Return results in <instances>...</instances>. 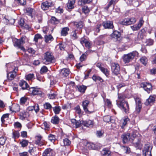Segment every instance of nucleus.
I'll return each mask as SVG.
<instances>
[{"instance_id":"nucleus-1","label":"nucleus","mask_w":156,"mask_h":156,"mask_svg":"<svg viewBox=\"0 0 156 156\" xmlns=\"http://www.w3.org/2000/svg\"><path fill=\"white\" fill-rule=\"evenodd\" d=\"M118 99L116 101L117 105L122 111L126 113H129V108L128 102L124 101V97L122 94L118 93Z\"/></svg>"},{"instance_id":"nucleus-2","label":"nucleus","mask_w":156,"mask_h":156,"mask_svg":"<svg viewBox=\"0 0 156 156\" xmlns=\"http://www.w3.org/2000/svg\"><path fill=\"white\" fill-rule=\"evenodd\" d=\"M123 143L127 142L129 141L133 142L135 146L137 147H139L140 142L139 140V138L136 137L135 134H133L130 137V134L129 133L124 134L121 136Z\"/></svg>"},{"instance_id":"nucleus-3","label":"nucleus","mask_w":156,"mask_h":156,"mask_svg":"<svg viewBox=\"0 0 156 156\" xmlns=\"http://www.w3.org/2000/svg\"><path fill=\"white\" fill-rule=\"evenodd\" d=\"M139 53L136 51H133L127 54H124L122 57L124 62L125 63H128L133 59L136 57L138 56Z\"/></svg>"},{"instance_id":"nucleus-4","label":"nucleus","mask_w":156,"mask_h":156,"mask_svg":"<svg viewBox=\"0 0 156 156\" xmlns=\"http://www.w3.org/2000/svg\"><path fill=\"white\" fill-rule=\"evenodd\" d=\"M43 62L45 65H48L54 63L55 59L52 53L50 51H47L44 53Z\"/></svg>"},{"instance_id":"nucleus-5","label":"nucleus","mask_w":156,"mask_h":156,"mask_svg":"<svg viewBox=\"0 0 156 156\" xmlns=\"http://www.w3.org/2000/svg\"><path fill=\"white\" fill-rule=\"evenodd\" d=\"M26 38V37L24 36H22L19 39H15L14 41V46L24 51L25 49L23 45L25 43Z\"/></svg>"},{"instance_id":"nucleus-6","label":"nucleus","mask_w":156,"mask_h":156,"mask_svg":"<svg viewBox=\"0 0 156 156\" xmlns=\"http://www.w3.org/2000/svg\"><path fill=\"white\" fill-rule=\"evenodd\" d=\"M111 71L112 74L116 76L120 73V68L119 64L116 63L111 64Z\"/></svg>"},{"instance_id":"nucleus-7","label":"nucleus","mask_w":156,"mask_h":156,"mask_svg":"<svg viewBox=\"0 0 156 156\" xmlns=\"http://www.w3.org/2000/svg\"><path fill=\"white\" fill-rule=\"evenodd\" d=\"M152 148V147L150 144H146L143 151V155L144 156H152L151 150Z\"/></svg>"},{"instance_id":"nucleus-8","label":"nucleus","mask_w":156,"mask_h":156,"mask_svg":"<svg viewBox=\"0 0 156 156\" xmlns=\"http://www.w3.org/2000/svg\"><path fill=\"white\" fill-rule=\"evenodd\" d=\"M136 20L134 18H126L120 22V23L124 25H128L135 23Z\"/></svg>"},{"instance_id":"nucleus-9","label":"nucleus","mask_w":156,"mask_h":156,"mask_svg":"<svg viewBox=\"0 0 156 156\" xmlns=\"http://www.w3.org/2000/svg\"><path fill=\"white\" fill-rule=\"evenodd\" d=\"M29 90L31 94L34 95L40 94L41 93L40 89L37 87H30Z\"/></svg>"},{"instance_id":"nucleus-10","label":"nucleus","mask_w":156,"mask_h":156,"mask_svg":"<svg viewBox=\"0 0 156 156\" xmlns=\"http://www.w3.org/2000/svg\"><path fill=\"white\" fill-rule=\"evenodd\" d=\"M52 2L51 1H46L43 2L41 5L42 9L43 10H47L48 8L52 6Z\"/></svg>"},{"instance_id":"nucleus-11","label":"nucleus","mask_w":156,"mask_h":156,"mask_svg":"<svg viewBox=\"0 0 156 156\" xmlns=\"http://www.w3.org/2000/svg\"><path fill=\"white\" fill-rule=\"evenodd\" d=\"M140 86L141 87H143L145 91L148 93H149L152 87L151 83H141Z\"/></svg>"},{"instance_id":"nucleus-12","label":"nucleus","mask_w":156,"mask_h":156,"mask_svg":"<svg viewBox=\"0 0 156 156\" xmlns=\"http://www.w3.org/2000/svg\"><path fill=\"white\" fill-rule=\"evenodd\" d=\"M80 42L83 46L85 45V46L88 48H91V44L89 41L84 37H82L81 39Z\"/></svg>"},{"instance_id":"nucleus-13","label":"nucleus","mask_w":156,"mask_h":156,"mask_svg":"<svg viewBox=\"0 0 156 156\" xmlns=\"http://www.w3.org/2000/svg\"><path fill=\"white\" fill-rule=\"evenodd\" d=\"M144 21L142 19H140L137 25H135L133 26H131L130 27L133 31H136L139 30L144 23Z\"/></svg>"},{"instance_id":"nucleus-14","label":"nucleus","mask_w":156,"mask_h":156,"mask_svg":"<svg viewBox=\"0 0 156 156\" xmlns=\"http://www.w3.org/2000/svg\"><path fill=\"white\" fill-rule=\"evenodd\" d=\"M54 155L53 150L49 148L45 149L43 153L42 156H54Z\"/></svg>"},{"instance_id":"nucleus-15","label":"nucleus","mask_w":156,"mask_h":156,"mask_svg":"<svg viewBox=\"0 0 156 156\" xmlns=\"http://www.w3.org/2000/svg\"><path fill=\"white\" fill-rule=\"evenodd\" d=\"M135 101L136 104V111L139 113L140 112L141 108V104L140 99L138 98L135 99Z\"/></svg>"},{"instance_id":"nucleus-16","label":"nucleus","mask_w":156,"mask_h":156,"mask_svg":"<svg viewBox=\"0 0 156 156\" xmlns=\"http://www.w3.org/2000/svg\"><path fill=\"white\" fill-rule=\"evenodd\" d=\"M102 25L105 29H112L114 27L113 22L111 21L104 22Z\"/></svg>"},{"instance_id":"nucleus-17","label":"nucleus","mask_w":156,"mask_h":156,"mask_svg":"<svg viewBox=\"0 0 156 156\" xmlns=\"http://www.w3.org/2000/svg\"><path fill=\"white\" fill-rule=\"evenodd\" d=\"M129 119L128 117H125L123 118L121 120V125L122 129L129 122Z\"/></svg>"},{"instance_id":"nucleus-18","label":"nucleus","mask_w":156,"mask_h":156,"mask_svg":"<svg viewBox=\"0 0 156 156\" xmlns=\"http://www.w3.org/2000/svg\"><path fill=\"white\" fill-rule=\"evenodd\" d=\"M155 101V98L153 96H150L145 101V104L146 105H151Z\"/></svg>"},{"instance_id":"nucleus-19","label":"nucleus","mask_w":156,"mask_h":156,"mask_svg":"<svg viewBox=\"0 0 156 156\" xmlns=\"http://www.w3.org/2000/svg\"><path fill=\"white\" fill-rule=\"evenodd\" d=\"M87 88V87L83 85L77 86L75 87L76 90L82 93H84Z\"/></svg>"},{"instance_id":"nucleus-20","label":"nucleus","mask_w":156,"mask_h":156,"mask_svg":"<svg viewBox=\"0 0 156 156\" xmlns=\"http://www.w3.org/2000/svg\"><path fill=\"white\" fill-rule=\"evenodd\" d=\"M9 109L12 112H16L20 111V106L18 104L13 105L12 107H9Z\"/></svg>"},{"instance_id":"nucleus-21","label":"nucleus","mask_w":156,"mask_h":156,"mask_svg":"<svg viewBox=\"0 0 156 156\" xmlns=\"http://www.w3.org/2000/svg\"><path fill=\"white\" fill-rule=\"evenodd\" d=\"M19 86L22 87L23 90L27 89L29 85L27 82L24 80L20 81L19 83Z\"/></svg>"},{"instance_id":"nucleus-22","label":"nucleus","mask_w":156,"mask_h":156,"mask_svg":"<svg viewBox=\"0 0 156 156\" xmlns=\"http://www.w3.org/2000/svg\"><path fill=\"white\" fill-rule=\"evenodd\" d=\"M90 103V101L87 100H85L83 101L82 103V106L83 109L86 112H89L87 108V106Z\"/></svg>"},{"instance_id":"nucleus-23","label":"nucleus","mask_w":156,"mask_h":156,"mask_svg":"<svg viewBox=\"0 0 156 156\" xmlns=\"http://www.w3.org/2000/svg\"><path fill=\"white\" fill-rule=\"evenodd\" d=\"M121 35V34L117 31L115 30L113 31L112 33L110 35V36L113 38H115L116 39H118L119 38Z\"/></svg>"},{"instance_id":"nucleus-24","label":"nucleus","mask_w":156,"mask_h":156,"mask_svg":"<svg viewBox=\"0 0 156 156\" xmlns=\"http://www.w3.org/2000/svg\"><path fill=\"white\" fill-rule=\"evenodd\" d=\"M69 73V71L67 69H62L60 72V75L63 76H67Z\"/></svg>"},{"instance_id":"nucleus-25","label":"nucleus","mask_w":156,"mask_h":156,"mask_svg":"<svg viewBox=\"0 0 156 156\" xmlns=\"http://www.w3.org/2000/svg\"><path fill=\"white\" fill-rule=\"evenodd\" d=\"M146 32L144 29H142L138 33V37H140L141 39L144 38L146 36Z\"/></svg>"},{"instance_id":"nucleus-26","label":"nucleus","mask_w":156,"mask_h":156,"mask_svg":"<svg viewBox=\"0 0 156 156\" xmlns=\"http://www.w3.org/2000/svg\"><path fill=\"white\" fill-rule=\"evenodd\" d=\"M16 76V73L15 72H9L7 74V77L10 80H12Z\"/></svg>"},{"instance_id":"nucleus-27","label":"nucleus","mask_w":156,"mask_h":156,"mask_svg":"<svg viewBox=\"0 0 156 156\" xmlns=\"http://www.w3.org/2000/svg\"><path fill=\"white\" fill-rule=\"evenodd\" d=\"M93 51L90 50H88L84 53L80 57V60L81 62L84 61L86 58L87 56L88 55V53H90Z\"/></svg>"},{"instance_id":"nucleus-28","label":"nucleus","mask_w":156,"mask_h":156,"mask_svg":"<svg viewBox=\"0 0 156 156\" xmlns=\"http://www.w3.org/2000/svg\"><path fill=\"white\" fill-rule=\"evenodd\" d=\"M75 0H69L67 3V7L68 9H71L74 8V5L75 3Z\"/></svg>"},{"instance_id":"nucleus-29","label":"nucleus","mask_w":156,"mask_h":156,"mask_svg":"<svg viewBox=\"0 0 156 156\" xmlns=\"http://www.w3.org/2000/svg\"><path fill=\"white\" fill-rule=\"evenodd\" d=\"M20 118L23 120L25 118L28 117L29 115V114L28 111L27 110L26 112L25 111H23L20 112Z\"/></svg>"},{"instance_id":"nucleus-30","label":"nucleus","mask_w":156,"mask_h":156,"mask_svg":"<svg viewBox=\"0 0 156 156\" xmlns=\"http://www.w3.org/2000/svg\"><path fill=\"white\" fill-rule=\"evenodd\" d=\"M69 29L68 27H65L62 28L61 34L62 36H66L68 34V32L69 30Z\"/></svg>"},{"instance_id":"nucleus-31","label":"nucleus","mask_w":156,"mask_h":156,"mask_svg":"<svg viewBox=\"0 0 156 156\" xmlns=\"http://www.w3.org/2000/svg\"><path fill=\"white\" fill-rule=\"evenodd\" d=\"M37 140L35 141V144L39 146H41L44 144V143L41 140L42 137L41 136H38L37 137Z\"/></svg>"},{"instance_id":"nucleus-32","label":"nucleus","mask_w":156,"mask_h":156,"mask_svg":"<svg viewBox=\"0 0 156 156\" xmlns=\"http://www.w3.org/2000/svg\"><path fill=\"white\" fill-rule=\"evenodd\" d=\"M135 37V35L133 34H128L125 37V38L128 41L132 42L133 41V39Z\"/></svg>"},{"instance_id":"nucleus-33","label":"nucleus","mask_w":156,"mask_h":156,"mask_svg":"<svg viewBox=\"0 0 156 156\" xmlns=\"http://www.w3.org/2000/svg\"><path fill=\"white\" fill-rule=\"evenodd\" d=\"M48 138L49 140L53 143L57 140L56 136L55 135L51 134H49L48 135Z\"/></svg>"},{"instance_id":"nucleus-34","label":"nucleus","mask_w":156,"mask_h":156,"mask_svg":"<svg viewBox=\"0 0 156 156\" xmlns=\"http://www.w3.org/2000/svg\"><path fill=\"white\" fill-rule=\"evenodd\" d=\"M94 125L93 122L91 120H88L83 123V125L87 127H92Z\"/></svg>"},{"instance_id":"nucleus-35","label":"nucleus","mask_w":156,"mask_h":156,"mask_svg":"<svg viewBox=\"0 0 156 156\" xmlns=\"http://www.w3.org/2000/svg\"><path fill=\"white\" fill-rule=\"evenodd\" d=\"M51 122L54 124H57L59 122V118L56 115H55L52 118Z\"/></svg>"},{"instance_id":"nucleus-36","label":"nucleus","mask_w":156,"mask_h":156,"mask_svg":"<svg viewBox=\"0 0 156 156\" xmlns=\"http://www.w3.org/2000/svg\"><path fill=\"white\" fill-rule=\"evenodd\" d=\"M25 78L26 80L28 81H32L34 78V75L33 73L29 74L25 76Z\"/></svg>"},{"instance_id":"nucleus-37","label":"nucleus","mask_w":156,"mask_h":156,"mask_svg":"<svg viewBox=\"0 0 156 156\" xmlns=\"http://www.w3.org/2000/svg\"><path fill=\"white\" fill-rule=\"evenodd\" d=\"M110 153V151L106 148L103 149L101 151L102 154L104 156H109Z\"/></svg>"},{"instance_id":"nucleus-38","label":"nucleus","mask_w":156,"mask_h":156,"mask_svg":"<svg viewBox=\"0 0 156 156\" xmlns=\"http://www.w3.org/2000/svg\"><path fill=\"white\" fill-rule=\"evenodd\" d=\"M53 109L55 114H58L61 111L60 107L56 106L53 108Z\"/></svg>"},{"instance_id":"nucleus-39","label":"nucleus","mask_w":156,"mask_h":156,"mask_svg":"<svg viewBox=\"0 0 156 156\" xmlns=\"http://www.w3.org/2000/svg\"><path fill=\"white\" fill-rule=\"evenodd\" d=\"M74 24L78 28H81L83 26V23L82 21L79 22H75Z\"/></svg>"},{"instance_id":"nucleus-40","label":"nucleus","mask_w":156,"mask_h":156,"mask_svg":"<svg viewBox=\"0 0 156 156\" xmlns=\"http://www.w3.org/2000/svg\"><path fill=\"white\" fill-rule=\"evenodd\" d=\"M44 38L45 41L47 43H49L53 40V37L51 35L45 36Z\"/></svg>"},{"instance_id":"nucleus-41","label":"nucleus","mask_w":156,"mask_h":156,"mask_svg":"<svg viewBox=\"0 0 156 156\" xmlns=\"http://www.w3.org/2000/svg\"><path fill=\"white\" fill-rule=\"evenodd\" d=\"M91 0H79L78 2L79 5H82L86 3H89Z\"/></svg>"},{"instance_id":"nucleus-42","label":"nucleus","mask_w":156,"mask_h":156,"mask_svg":"<svg viewBox=\"0 0 156 156\" xmlns=\"http://www.w3.org/2000/svg\"><path fill=\"white\" fill-rule=\"evenodd\" d=\"M9 116V114H5L2 115L1 118V121L2 123H4L5 121L8 119Z\"/></svg>"},{"instance_id":"nucleus-43","label":"nucleus","mask_w":156,"mask_h":156,"mask_svg":"<svg viewBox=\"0 0 156 156\" xmlns=\"http://www.w3.org/2000/svg\"><path fill=\"white\" fill-rule=\"evenodd\" d=\"M51 22L54 24H58L60 22L59 20L57 19L54 16H52L51 19Z\"/></svg>"},{"instance_id":"nucleus-44","label":"nucleus","mask_w":156,"mask_h":156,"mask_svg":"<svg viewBox=\"0 0 156 156\" xmlns=\"http://www.w3.org/2000/svg\"><path fill=\"white\" fill-rule=\"evenodd\" d=\"M27 12L29 14V15L31 17H33V14L34 13V9L30 8H28L26 9Z\"/></svg>"},{"instance_id":"nucleus-45","label":"nucleus","mask_w":156,"mask_h":156,"mask_svg":"<svg viewBox=\"0 0 156 156\" xmlns=\"http://www.w3.org/2000/svg\"><path fill=\"white\" fill-rule=\"evenodd\" d=\"M140 60L141 62L144 65H146L147 64V59L146 57L144 56L141 58Z\"/></svg>"},{"instance_id":"nucleus-46","label":"nucleus","mask_w":156,"mask_h":156,"mask_svg":"<svg viewBox=\"0 0 156 156\" xmlns=\"http://www.w3.org/2000/svg\"><path fill=\"white\" fill-rule=\"evenodd\" d=\"M101 71L104 73L106 76H108L109 74V71L107 69L104 67L101 68L100 69Z\"/></svg>"},{"instance_id":"nucleus-47","label":"nucleus","mask_w":156,"mask_h":156,"mask_svg":"<svg viewBox=\"0 0 156 156\" xmlns=\"http://www.w3.org/2000/svg\"><path fill=\"white\" fill-rule=\"evenodd\" d=\"M92 78L95 81H96L97 80H99L101 82L103 81V79L101 77L99 76H97L95 75L93 76Z\"/></svg>"},{"instance_id":"nucleus-48","label":"nucleus","mask_w":156,"mask_h":156,"mask_svg":"<svg viewBox=\"0 0 156 156\" xmlns=\"http://www.w3.org/2000/svg\"><path fill=\"white\" fill-rule=\"evenodd\" d=\"M71 122L73 123L74 125H75L76 128H77L79 127L80 124V122L77 121L74 119L72 120Z\"/></svg>"},{"instance_id":"nucleus-49","label":"nucleus","mask_w":156,"mask_h":156,"mask_svg":"<svg viewBox=\"0 0 156 156\" xmlns=\"http://www.w3.org/2000/svg\"><path fill=\"white\" fill-rule=\"evenodd\" d=\"M28 141L26 140H23L20 143L22 147H25L27 146L28 144Z\"/></svg>"},{"instance_id":"nucleus-50","label":"nucleus","mask_w":156,"mask_h":156,"mask_svg":"<svg viewBox=\"0 0 156 156\" xmlns=\"http://www.w3.org/2000/svg\"><path fill=\"white\" fill-rule=\"evenodd\" d=\"M6 138L5 136H2L0 137V144L3 145L5 143Z\"/></svg>"},{"instance_id":"nucleus-51","label":"nucleus","mask_w":156,"mask_h":156,"mask_svg":"<svg viewBox=\"0 0 156 156\" xmlns=\"http://www.w3.org/2000/svg\"><path fill=\"white\" fill-rule=\"evenodd\" d=\"M82 11L85 14H87L89 12L90 10L87 6H84L82 8Z\"/></svg>"},{"instance_id":"nucleus-52","label":"nucleus","mask_w":156,"mask_h":156,"mask_svg":"<svg viewBox=\"0 0 156 156\" xmlns=\"http://www.w3.org/2000/svg\"><path fill=\"white\" fill-rule=\"evenodd\" d=\"M44 108L47 109L51 110L52 108V106L51 104L49 103H46L44 104Z\"/></svg>"},{"instance_id":"nucleus-53","label":"nucleus","mask_w":156,"mask_h":156,"mask_svg":"<svg viewBox=\"0 0 156 156\" xmlns=\"http://www.w3.org/2000/svg\"><path fill=\"white\" fill-rule=\"evenodd\" d=\"M154 42L153 40L151 39H149L147 40L146 42L147 45L150 46L153 44Z\"/></svg>"},{"instance_id":"nucleus-54","label":"nucleus","mask_w":156,"mask_h":156,"mask_svg":"<svg viewBox=\"0 0 156 156\" xmlns=\"http://www.w3.org/2000/svg\"><path fill=\"white\" fill-rule=\"evenodd\" d=\"M63 142L64 145L65 146H68L71 144V142L67 138H65L63 140Z\"/></svg>"},{"instance_id":"nucleus-55","label":"nucleus","mask_w":156,"mask_h":156,"mask_svg":"<svg viewBox=\"0 0 156 156\" xmlns=\"http://www.w3.org/2000/svg\"><path fill=\"white\" fill-rule=\"evenodd\" d=\"M15 1L17 2L20 5H24L26 4V0H15Z\"/></svg>"},{"instance_id":"nucleus-56","label":"nucleus","mask_w":156,"mask_h":156,"mask_svg":"<svg viewBox=\"0 0 156 156\" xmlns=\"http://www.w3.org/2000/svg\"><path fill=\"white\" fill-rule=\"evenodd\" d=\"M74 109L76 113L79 115H80L81 114V110L79 105H77L75 108Z\"/></svg>"},{"instance_id":"nucleus-57","label":"nucleus","mask_w":156,"mask_h":156,"mask_svg":"<svg viewBox=\"0 0 156 156\" xmlns=\"http://www.w3.org/2000/svg\"><path fill=\"white\" fill-rule=\"evenodd\" d=\"M105 104L109 108H111L112 106L111 101L109 99H107L105 100Z\"/></svg>"},{"instance_id":"nucleus-58","label":"nucleus","mask_w":156,"mask_h":156,"mask_svg":"<svg viewBox=\"0 0 156 156\" xmlns=\"http://www.w3.org/2000/svg\"><path fill=\"white\" fill-rule=\"evenodd\" d=\"M41 38L42 37L41 35L40 34H37L35 35L34 38V40L36 42H37L38 41V39Z\"/></svg>"},{"instance_id":"nucleus-59","label":"nucleus","mask_w":156,"mask_h":156,"mask_svg":"<svg viewBox=\"0 0 156 156\" xmlns=\"http://www.w3.org/2000/svg\"><path fill=\"white\" fill-rule=\"evenodd\" d=\"M42 128H44L45 130H48L49 128V125L48 123L46 122H44L42 125Z\"/></svg>"},{"instance_id":"nucleus-60","label":"nucleus","mask_w":156,"mask_h":156,"mask_svg":"<svg viewBox=\"0 0 156 156\" xmlns=\"http://www.w3.org/2000/svg\"><path fill=\"white\" fill-rule=\"evenodd\" d=\"M48 70V68L47 67L45 66H44L41 68L40 73H46L47 72Z\"/></svg>"},{"instance_id":"nucleus-61","label":"nucleus","mask_w":156,"mask_h":156,"mask_svg":"<svg viewBox=\"0 0 156 156\" xmlns=\"http://www.w3.org/2000/svg\"><path fill=\"white\" fill-rule=\"evenodd\" d=\"M103 120L107 122H108L111 121L110 117L108 115L104 116L103 118Z\"/></svg>"},{"instance_id":"nucleus-62","label":"nucleus","mask_w":156,"mask_h":156,"mask_svg":"<svg viewBox=\"0 0 156 156\" xmlns=\"http://www.w3.org/2000/svg\"><path fill=\"white\" fill-rule=\"evenodd\" d=\"M126 85L124 83H119L117 85L116 87L118 90V91H119V90L121 88L126 86Z\"/></svg>"},{"instance_id":"nucleus-63","label":"nucleus","mask_w":156,"mask_h":156,"mask_svg":"<svg viewBox=\"0 0 156 156\" xmlns=\"http://www.w3.org/2000/svg\"><path fill=\"white\" fill-rule=\"evenodd\" d=\"M33 107L34 108V110L36 113H37L39 111V106L37 104H35L34 106H33Z\"/></svg>"},{"instance_id":"nucleus-64","label":"nucleus","mask_w":156,"mask_h":156,"mask_svg":"<svg viewBox=\"0 0 156 156\" xmlns=\"http://www.w3.org/2000/svg\"><path fill=\"white\" fill-rule=\"evenodd\" d=\"M56 95L55 93L51 94H48V97L50 99H53L56 97Z\"/></svg>"}]
</instances>
